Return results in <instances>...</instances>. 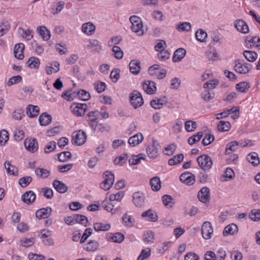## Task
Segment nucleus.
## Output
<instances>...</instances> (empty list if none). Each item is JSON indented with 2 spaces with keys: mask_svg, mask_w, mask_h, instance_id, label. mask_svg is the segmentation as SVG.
I'll return each instance as SVG.
<instances>
[{
  "mask_svg": "<svg viewBox=\"0 0 260 260\" xmlns=\"http://www.w3.org/2000/svg\"><path fill=\"white\" fill-rule=\"evenodd\" d=\"M129 21L132 24L131 29L133 31L139 36H143L144 30L142 29L143 24L141 19L136 15H133L130 17Z\"/></svg>",
  "mask_w": 260,
  "mask_h": 260,
  "instance_id": "nucleus-1",
  "label": "nucleus"
},
{
  "mask_svg": "<svg viewBox=\"0 0 260 260\" xmlns=\"http://www.w3.org/2000/svg\"><path fill=\"white\" fill-rule=\"evenodd\" d=\"M197 160L199 166L204 171L210 170L213 165L212 159L207 154L199 156Z\"/></svg>",
  "mask_w": 260,
  "mask_h": 260,
  "instance_id": "nucleus-2",
  "label": "nucleus"
},
{
  "mask_svg": "<svg viewBox=\"0 0 260 260\" xmlns=\"http://www.w3.org/2000/svg\"><path fill=\"white\" fill-rule=\"evenodd\" d=\"M152 145L147 146V156L151 159H155L158 155V150L160 148L159 143L154 139H152Z\"/></svg>",
  "mask_w": 260,
  "mask_h": 260,
  "instance_id": "nucleus-3",
  "label": "nucleus"
},
{
  "mask_svg": "<svg viewBox=\"0 0 260 260\" xmlns=\"http://www.w3.org/2000/svg\"><path fill=\"white\" fill-rule=\"evenodd\" d=\"M104 181L101 184L102 189L107 190L109 189L113 184L114 181V175L111 172L106 171L104 174Z\"/></svg>",
  "mask_w": 260,
  "mask_h": 260,
  "instance_id": "nucleus-4",
  "label": "nucleus"
},
{
  "mask_svg": "<svg viewBox=\"0 0 260 260\" xmlns=\"http://www.w3.org/2000/svg\"><path fill=\"white\" fill-rule=\"evenodd\" d=\"M86 140V135L84 131L79 130L73 133L72 142L73 144L81 146L85 143Z\"/></svg>",
  "mask_w": 260,
  "mask_h": 260,
  "instance_id": "nucleus-5",
  "label": "nucleus"
},
{
  "mask_svg": "<svg viewBox=\"0 0 260 260\" xmlns=\"http://www.w3.org/2000/svg\"><path fill=\"white\" fill-rule=\"evenodd\" d=\"M130 102L135 109L141 106L144 103L141 94L137 91H134L130 96Z\"/></svg>",
  "mask_w": 260,
  "mask_h": 260,
  "instance_id": "nucleus-6",
  "label": "nucleus"
},
{
  "mask_svg": "<svg viewBox=\"0 0 260 260\" xmlns=\"http://www.w3.org/2000/svg\"><path fill=\"white\" fill-rule=\"evenodd\" d=\"M235 64L234 67V70L241 74H245L250 71L248 64L245 63L243 60L237 59L235 60Z\"/></svg>",
  "mask_w": 260,
  "mask_h": 260,
  "instance_id": "nucleus-7",
  "label": "nucleus"
},
{
  "mask_svg": "<svg viewBox=\"0 0 260 260\" xmlns=\"http://www.w3.org/2000/svg\"><path fill=\"white\" fill-rule=\"evenodd\" d=\"M213 233V229L211 223L209 221H205L203 223L202 228V234L205 240L210 239Z\"/></svg>",
  "mask_w": 260,
  "mask_h": 260,
  "instance_id": "nucleus-8",
  "label": "nucleus"
},
{
  "mask_svg": "<svg viewBox=\"0 0 260 260\" xmlns=\"http://www.w3.org/2000/svg\"><path fill=\"white\" fill-rule=\"evenodd\" d=\"M87 107L85 104L74 103L71 106V109L75 115L82 116L84 115Z\"/></svg>",
  "mask_w": 260,
  "mask_h": 260,
  "instance_id": "nucleus-9",
  "label": "nucleus"
},
{
  "mask_svg": "<svg viewBox=\"0 0 260 260\" xmlns=\"http://www.w3.org/2000/svg\"><path fill=\"white\" fill-rule=\"evenodd\" d=\"M198 198L203 203H209L210 200V191L207 187H204L199 191Z\"/></svg>",
  "mask_w": 260,
  "mask_h": 260,
  "instance_id": "nucleus-10",
  "label": "nucleus"
},
{
  "mask_svg": "<svg viewBox=\"0 0 260 260\" xmlns=\"http://www.w3.org/2000/svg\"><path fill=\"white\" fill-rule=\"evenodd\" d=\"M24 145L25 149L32 153L36 152L38 149V144L36 139H26Z\"/></svg>",
  "mask_w": 260,
  "mask_h": 260,
  "instance_id": "nucleus-11",
  "label": "nucleus"
},
{
  "mask_svg": "<svg viewBox=\"0 0 260 260\" xmlns=\"http://www.w3.org/2000/svg\"><path fill=\"white\" fill-rule=\"evenodd\" d=\"M95 113L96 112L90 111L87 114L88 124L94 131H96L97 124L99 123L98 118Z\"/></svg>",
  "mask_w": 260,
  "mask_h": 260,
  "instance_id": "nucleus-12",
  "label": "nucleus"
},
{
  "mask_svg": "<svg viewBox=\"0 0 260 260\" xmlns=\"http://www.w3.org/2000/svg\"><path fill=\"white\" fill-rule=\"evenodd\" d=\"M180 181L187 185H192L195 182V176L191 173L185 172L180 176Z\"/></svg>",
  "mask_w": 260,
  "mask_h": 260,
  "instance_id": "nucleus-13",
  "label": "nucleus"
},
{
  "mask_svg": "<svg viewBox=\"0 0 260 260\" xmlns=\"http://www.w3.org/2000/svg\"><path fill=\"white\" fill-rule=\"evenodd\" d=\"M145 196L140 192H136L133 196V203L138 208L142 207L145 204Z\"/></svg>",
  "mask_w": 260,
  "mask_h": 260,
  "instance_id": "nucleus-14",
  "label": "nucleus"
},
{
  "mask_svg": "<svg viewBox=\"0 0 260 260\" xmlns=\"http://www.w3.org/2000/svg\"><path fill=\"white\" fill-rule=\"evenodd\" d=\"M235 26L237 30L242 34H246L249 31L247 23L242 19L237 20L235 23Z\"/></svg>",
  "mask_w": 260,
  "mask_h": 260,
  "instance_id": "nucleus-15",
  "label": "nucleus"
},
{
  "mask_svg": "<svg viewBox=\"0 0 260 260\" xmlns=\"http://www.w3.org/2000/svg\"><path fill=\"white\" fill-rule=\"evenodd\" d=\"M51 207L43 208L37 211L36 216L39 219L47 218L51 215Z\"/></svg>",
  "mask_w": 260,
  "mask_h": 260,
  "instance_id": "nucleus-16",
  "label": "nucleus"
},
{
  "mask_svg": "<svg viewBox=\"0 0 260 260\" xmlns=\"http://www.w3.org/2000/svg\"><path fill=\"white\" fill-rule=\"evenodd\" d=\"M24 45L23 43H18L15 45L14 48V54L15 57L19 59H22L24 58L23 50Z\"/></svg>",
  "mask_w": 260,
  "mask_h": 260,
  "instance_id": "nucleus-17",
  "label": "nucleus"
},
{
  "mask_svg": "<svg viewBox=\"0 0 260 260\" xmlns=\"http://www.w3.org/2000/svg\"><path fill=\"white\" fill-rule=\"evenodd\" d=\"M21 199L25 203L30 205L35 201L36 194L32 191H28L22 196Z\"/></svg>",
  "mask_w": 260,
  "mask_h": 260,
  "instance_id": "nucleus-18",
  "label": "nucleus"
},
{
  "mask_svg": "<svg viewBox=\"0 0 260 260\" xmlns=\"http://www.w3.org/2000/svg\"><path fill=\"white\" fill-rule=\"evenodd\" d=\"M186 50L182 48L177 49L174 53L173 56V62H179L186 55Z\"/></svg>",
  "mask_w": 260,
  "mask_h": 260,
  "instance_id": "nucleus-19",
  "label": "nucleus"
},
{
  "mask_svg": "<svg viewBox=\"0 0 260 260\" xmlns=\"http://www.w3.org/2000/svg\"><path fill=\"white\" fill-rule=\"evenodd\" d=\"M143 139L142 134L139 133L130 137L128 139V143L131 147H135L141 143Z\"/></svg>",
  "mask_w": 260,
  "mask_h": 260,
  "instance_id": "nucleus-20",
  "label": "nucleus"
},
{
  "mask_svg": "<svg viewBox=\"0 0 260 260\" xmlns=\"http://www.w3.org/2000/svg\"><path fill=\"white\" fill-rule=\"evenodd\" d=\"M238 228L237 225L234 223L230 224L225 227L223 232L224 236H226L228 235H233L238 233Z\"/></svg>",
  "mask_w": 260,
  "mask_h": 260,
  "instance_id": "nucleus-21",
  "label": "nucleus"
},
{
  "mask_svg": "<svg viewBox=\"0 0 260 260\" xmlns=\"http://www.w3.org/2000/svg\"><path fill=\"white\" fill-rule=\"evenodd\" d=\"M95 30V26L91 22H88L87 23H84L82 26V31L88 35H92Z\"/></svg>",
  "mask_w": 260,
  "mask_h": 260,
  "instance_id": "nucleus-22",
  "label": "nucleus"
},
{
  "mask_svg": "<svg viewBox=\"0 0 260 260\" xmlns=\"http://www.w3.org/2000/svg\"><path fill=\"white\" fill-rule=\"evenodd\" d=\"M53 185L55 189L59 193H63L68 190V186L64 183L58 180H54Z\"/></svg>",
  "mask_w": 260,
  "mask_h": 260,
  "instance_id": "nucleus-23",
  "label": "nucleus"
},
{
  "mask_svg": "<svg viewBox=\"0 0 260 260\" xmlns=\"http://www.w3.org/2000/svg\"><path fill=\"white\" fill-rule=\"evenodd\" d=\"M39 35L45 41H48L51 37L50 31L45 26H41L37 28Z\"/></svg>",
  "mask_w": 260,
  "mask_h": 260,
  "instance_id": "nucleus-24",
  "label": "nucleus"
},
{
  "mask_svg": "<svg viewBox=\"0 0 260 260\" xmlns=\"http://www.w3.org/2000/svg\"><path fill=\"white\" fill-rule=\"evenodd\" d=\"M39 110L38 106L29 105L26 108V114L29 117L34 118L38 116Z\"/></svg>",
  "mask_w": 260,
  "mask_h": 260,
  "instance_id": "nucleus-25",
  "label": "nucleus"
},
{
  "mask_svg": "<svg viewBox=\"0 0 260 260\" xmlns=\"http://www.w3.org/2000/svg\"><path fill=\"white\" fill-rule=\"evenodd\" d=\"M145 154L141 153L138 155H133L128 161L130 165H136L140 164L141 160H145Z\"/></svg>",
  "mask_w": 260,
  "mask_h": 260,
  "instance_id": "nucleus-26",
  "label": "nucleus"
},
{
  "mask_svg": "<svg viewBox=\"0 0 260 260\" xmlns=\"http://www.w3.org/2000/svg\"><path fill=\"white\" fill-rule=\"evenodd\" d=\"M130 72L133 74H138L140 71V62L137 60H132L129 64Z\"/></svg>",
  "mask_w": 260,
  "mask_h": 260,
  "instance_id": "nucleus-27",
  "label": "nucleus"
},
{
  "mask_svg": "<svg viewBox=\"0 0 260 260\" xmlns=\"http://www.w3.org/2000/svg\"><path fill=\"white\" fill-rule=\"evenodd\" d=\"M39 121L41 125H48L52 121V116L46 113H42L39 117Z\"/></svg>",
  "mask_w": 260,
  "mask_h": 260,
  "instance_id": "nucleus-28",
  "label": "nucleus"
},
{
  "mask_svg": "<svg viewBox=\"0 0 260 260\" xmlns=\"http://www.w3.org/2000/svg\"><path fill=\"white\" fill-rule=\"evenodd\" d=\"M247 160L253 166H257L259 164V159L257 153L251 152L247 156Z\"/></svg>",
  "mask_w": 260,
  "mask_h": 260,
  "instance_id": "nucleus-29",
  "label": "nucleus"
},
{
  "mask_svg": "<svg viewBox=\"0 0 260 260\" xmlns=\"http://www.w3.org/2000/svg\"><path fill=\"white\" fill-rule=\"evenodd\" d=\"M151 188L153 191H158L161 187V181L158 177H154L150 181Z\"/></svg>",
  "mask_w": 260,
  "mask_h": 260,
  "instance_id": "nucleus-30",
  "label": "nucleus"
},
{
  "mask_svg": "<svg viewBox=\"0 0 260 260\" xmlns=\"http://www.w3.org/2000/svg\"><path fill=\"white\" fill-rule=\"evenodd\" d=\"M102 205L104 209L108 212H111L112 214L115 212L116 208H114V205L109 200L106 199L102 203Z\"/></svg>",
  "mask_w": 260,
  "mask_h": 260,
  "instance_id": "nucleus-31",
  "label": "nucleus"
},
{
  "mask_svg": "<svg viewBox=\"0 0 260 260\" xmlns=\"http://www.w3.org/2000/svg\"><path fill=\"white\" fill-rule=\"evenodd\" d=\"M7 172L9 175L16 176L18 174V169L14 166L12 165L10 161H6L4 164Z\"/></svg>",
  "mask_w": 260,
  "mask_h": 260,
  "instance_id": "nucleus-32",
  "label": "nucleus"
},
{
  "mask_svg": "<svg viewBox=\"0 0 260 260\" xmlns=\"http://www.w3.org/2000/svg\"><path fill=\"white\" fill-rule=\"evenodd\" d=\"M245 58L249 62H254L257 58V54L254 51L245 50L243 53Z\"/></svg>",
  "mask_w": 260,
  "mask_h": 260,
  "instance_id": "nucleus-33",
  "label": "nucleus"
},
{
  "mask_svg": "<svg viewBox=\"0 0 260 260\" xmlns=\"http://www.w3.org/2000/svg\"><path fill=\"white\" fill-rule=\"evenodd\" d=\"M165 99H157L152 100L150 102L151 107L154 109H160L164 104L167 103L164 101Z\"/></svg>",
  "mask_w": 260,
  "mask_h": 260,
  "instance_id": "nucleus-34",
  "label": "nucleus"
},
{
  "mask_svg": "<svg viewBox=\"0 0 260 260\" xmlns=\"http://www.w3.org/2000/svg\"><path fill=\"white\" fill-rule=\"evenodd\" d=\"M231 126L230 122L220 121L217 125V129L221 132H228L230 129Z\"/></svg>",
  "mask_w": 260,
  "mask_h": 260,
  "instance_id": "nucleus-35",
  "label": "nucleus"
},
{
  "mask_svg": "<svg viewBox=\"0 0 260 260\" xmlns=\"http://www.w3.org/2000/svg\"><path fill=\"white\" fill-rule=\"evenodd\" d=\"M196 37L197 40L200 42H205L207 38V34L204 30L199 29L196 31Z\"/></svg>",
  "mask_w": 260,
  "mask_h": 260,
  "instance_id": "nucleus-36",
  "label": "nucleus"
},
{
  "mask_svg": "<svg viewBox=\"0 0 260 260\" xmlns=\"http://www.w3.org/2000/svg\"><path fill=\"white\" fill-rule=\"evenodd\" d=\"M184 158L183 154L180 153L176 155L173 158L169 159L168 164L170 166L176 165L182 162Z\"/></svg>",
  "mask_w": 260,
  "mask_h": 260,
  "instance_id": "nucleus-37",
  "label": "nucleus"
},
{
  "mask_svg": "<svg viewBox=\"0 0 260 260\" xmlns=\"http://www.w3.org/2000/svg\"><path fill=\"white\" fill-rule=\"evenodd\" d=\"M246 41L247 42V44H248L249 43L252 44V45L250 44V48L255 47L260 50V38L258 37H253L249 40H248L247 38Z\"/></svg>",
  "mask_w": 260,
  "mask_h": 260,
  "instance_id": "nucleus-38",
  "label": "nucleus"
},
{
  "mask_svg": "<svg viewBox=\"0 0 260 260\" xmlns=\"http://www.w3.org/2000/svg\"><path fill=\"white\" fill-rule=\"evenodd\" d=\"M26 63L27 66L30 68L37 69L39 67L40 60L37 57H31L29 58Z\"/></svg>",
  "mask_w": 260,
  "mask_h": 260,
  "instance_id": "nucleus-39",
  "label": "nucleus"
},
{
  "mask_svg": "<svg viewBox=\"0 0 260 260\" xmlns=\"http://www.w3.org/2000/svg\"><path fill=\"white\" fill-rule=\"evenodd\" d=\"M238 144L239 143L237 141H233L228 144L225 150V154L229 155L232 152L236 151Z\"/></svg>",
  "mask_w": 260,
  "mask_h": 260,
  "instance_id": "nucleus-40",
  "label": "nucleus"
},
{
  "mask_svg": "<svg viewBox=\"0 0 260 260\" xmlns=\"http://www.w3.org/2000/svg\"><path fill=\"white\" fill-rule=\"evenodd\" d=\"M235 177V172L233 170L230 168H228L225 172L223 178H225L224 179L222 180V181H227L230 180H232Z\"/></svg>",
  "mask_w": 260,
  "mask_h": 260,
  "instance_id": "nucleus-41",
  "label": "nucleus"
},
{
  "mask_svg": "<svg viewBox=\"0 0 260 260\" xmlns=\"http://www.w3.org/2000/svg\"><path fill=\"white\" fill-rule=\"evenodd\" d=\"M201 97L205 101L209 102L214 99L215 93L213 91L206 90L202 93Z\"/></svg>",
  "mask_w": 260,
  "mask_h": 260,
  "instance_id": "nucleus-42",
  "label": "nucleus"
},
{
  "mask_svg": "<svg viewBox=\"0 0 260 260\" xmlns=\"http://www.w3.org/2000/svg\"><path fill=\"white\" fill-rule=\"evenodd\" d=\"M122 221L124 224L128 227H132L134 225V219L132 216L125 213L122 217Z\"/></svg>",
  "mask_w": 260,
  "mask_h": 260,
  "instance_id": "nucleus-43",
  "label": "nucleus"
},
{
  "mask_svg": "<svg viewBox=\"0 0 260 260\" xmlns=\"http://www.w3.org/2000/svg\"><path fill=\"white\" fill-rule=\"evenodd\" d=\"M74 218L75 219V222L79 223L84 226H86L88 223V219L87 217L82 215L75 214L74 215Z\"/></svg>",
  "mask_w": 260,
  "mask_h": 260,
  "instance_id": "nucleus-44",
  "label": "nucleus"
},
{
  "mask_svg": "<svg viewBox=\"0 0 260 260\" xmlns=\"http://www.w3.org/2000/svg\"><path fill=\"white\" fill-rule=\"evenodd\" d=\"M109 224H104L101 222L96 223L94 224V229L96 231H107L110 229Z\"/></svg>",
  "mask_w": 260,
  "mask_h": 260,
  "instance_id": "nucleus-45",
  "label": "nucleus"
},
{
  "mask_svg": "<svg viewBox=\"0 0 260 260\" xmlns=\"http://www.w3.org/2000/svg\"><path fill=\"white\" fill-rule=\"evenodd\" d=\"M185 127L188 132H193L197 127V122L192 120H187L185 123Z\"/></svg>",
  "mask_w": 260,
  "mask_h": 260,
  "instance_id": "nucleus-46",
  "label": "nucleus"
},
{
  "mask_svg": "<svg viewBox=\"0 0 260 260\" xmlns=\"http://www.w3.org/2000/svg\"><path fill=\"white\" fill-rule=\"evenodd\" d=\"M58 160L61 162H66L72 157V153L70 151H63L59 153Z\"/></svg>",
  "mask_w": 260,
  "mask_h": 260,
  "instance_id": "nucleus-47",
  "label": "nucleus"
},
{
  "mask_svg": "<svg viewBox=\"0 0 260 260\" xmlns=\"http://www.w3.org/2000/svg\"><path fill=\"white\" fill-rule=\"evenodd\" d=\"M36 174L42 178H47L50 175V171L43 168H37L35 170Z\"/></svg>",
  "mask_w": 260,
  "mask_h": 260,
  "instance_id": "nucleus-48",
  "label": "nucleus"
},
{
  "mask_svg": "<svg viewBox=\"0 0 260 260\" xmlns=\"http://www.w3.org/2000/svg\"><path fill=\"white\" fill-rule=\"evenodd\" d=\"M176 148V145L174 143H172L165 148L163 152L165 155L169 156L172 155L175 153Z\"/></svg>",
  "mask_w": 260,
  "mask_h": 260,
  "instance_id": "nucleus-49",
  "label": "nucleus"
},
{
  "mask_svg": "<svg viewBox=\"0 0 260 260\" xmlns=\"http://www.w3.org/2000/svg\"><path fill=\"white\" fill-rule=\"evenodd\" d=\"M162 202L164 205L167 208H171L174 205V202L172 201L173 199L170 195L165 194L162 197Z\"/></svg>",
  "mask_w": 260,
  "mask_h": 260,
  "instance_id": "nucleus-50",
  "label": "nucleus"
},
{
  "mask_svg": "<svg viewBox=\"0 0 260 260\" xmlns=\"http://www.w3.org/2000/svg\"><path fill=\"white\" fill-rule=\"evenodd\" d=\"M98 242L95 240H91L86 244L85 249L88 251H94L98 249Z\"/></svg>",
  "mask_w": 260,
  "mask_h": 260,
  "instance_id": "nucleus-51",
  "label": "nucleus"
},
{
  "mask_svg": "<svg viewBox=\"0 0 260 260\" xmlns=\"http://www.w3.org/2000/svg\"><path fill=\"white\" fill-rule=\"evenodd\" d=\"M170 54L169 52L165 49H162L157 54L158 59L161 61H166L169 59Z\"/></svg>",
  "mask_w": 260,
  "mask_h": 260,
  "instance_id": "nucleus-52",
  "label": "nucleus"
},
{
  "mask_svg": "<svg viewBox=\"0 0 260 260\" xmlns=\"http://www.w3.org/2000/svg\"><path fill=\"white\" fill-rule=\"evenodd\" d=\"M88 48H93L94 50L98 51L101 48V45L99 41L96 40H91L89 42V44L87 45Z\"/></svg>",
  "mask_w": 260,
  "mask_h": 260,
  "instance_id": "nucleus-53",
  "label": "nucleus"
},
{
  "mask_svg": "<svg viewBox=\"0 0 260 260\" xmlns=\"http://www.w3.org/2000/svg\"><path fill=\"white\" fill-rule=\"evenodd\" d=\"M158 215L155 211L152 209L147 210V218L150 221L156 222L158 220Z\"/></svg>",
  "mask_w": 260,
  "mask_h": 260,
  "instance_id": "nucleus-54",
  "label": "nucleus"
},
{
  "mask_svg": "<svg viewBox=\"0 0 260 260\" xmlns=\"http://www.w3.org/2000/svg\"><path fill=\"white\" fill-rule=\"evenodd\" d=\"M9 139V134L7 131L3 129L0 132V144L4 145Z\"/></svg>",
  "mask_w": 260,
  "mask_h": 260,
  "instance_id": "nucleus-55",
  "label": "nucleus"
},
{
  "mask_svg": "<svg viewBox=\"0 0 260 260\" xmlns=\"http://www.w3.org/2000/svg\"><path fill=\"white\" fill-rule=\"evenodd\" d=\"M191 24L189 22H185L179 24L177 29L180 31H189L191 29Z\"/></svg>",
  "mask_w": 260,
  "mask_h": 260,
  "instance_id": "nucleus-56",
  "label": "nucleus"
},
{
  "mask_svg": "<svg viewBox=\"0 0 260 260\" xmlns=\"http://www.w3.org/2000/svg\"><path fill=\"white\" fill-rule=\"evenodd\" d=\"M148 83L149 84H147V94H154L157 90L156 83L151 81H149Z\"/></svg>",
  "mask_w": 260,
  "mask_h": 260,
  "instance_id": "nucleus-57",
  "label": "nucleus"
},
{
  "mask_svg": "<svg viewBox=\"0 0 260 260\" xmlns=\"http://www.w3.org/2000/svg\"><path fill=\"white\" fill-rule=\"evenodd\" d=\"M249 88L248 84L245 82H240L236 85L237 90L241 92H246Z\"/></svg>",
  "mask_w": 260,
  "mask_h": 260,
  "instance_id": "nucleus-58",
  "label": "nucleus"
},
{
  "mask_svg": "<svg viewBox=\"0 0 260 260\" xmlns=\"http://www.w3.org/2000/svg\"><path fill=\"white\" fill-rule=\"evenodd\" d=\"M54 67H47L46 68V73L48 75H51L53 72L57 73L59 71V63L58 62H55L53 64Z\"/></svg>",
  "mask_w": 260,
  "mask_h": 260,
  "instance_id": "nucleus-59",
  "label": "nucleus"
},
{
  "mask_svg": "<svg viewBox=\"0 0 260 260\" xmlns=\"http://www.w3.org/2000/svg\"><path fill=\"white\" fill-rule=\"evenodd\" d=\"M31 181L32 178L31 177H24L19 180V184L21 187H25L27 186Z\"/></svg>",
  "mask_w": 260,
  "mask_h": 260,
  "instance_id": "nucleus-60",
  "label": "nucleus"
},
{
  "mask_svg": "<svg viewBox=\"0 0 260 260\" xmlns=\"http://www.w3.org/2000/svg\"><path fill=\"white\" fill-rule=\"evenodd\" d=\"M120 69L116 68L113 70L110 74V78L113 82H116L120 77Z\"/></svg>",
  "mask_w": 260,
  "mask_h": 260,
  "instance_id": "nucleus-61",
  "label": "nucleus"
},
{
  "mask_svg": "<svg viewBox=\"0 0 260 260\" xmlns=\"http://www.w3.org/2000/svg\"><path fill=\"white\" fill-rule=\"evenodd\" d=\"M79 98L84 101H88L90 98V94L85 90L81 89L78 92Z\"/></svg>",
  "mask_w": 260,
  "mask_h": 260,
  "instance_id": "nucleus-62",
  "label": "nucleus"
},
{
  "mask_svg": "<svg viewBox=\"0 0 260 260\" xmlns=\"http://www.w3.org/2000/svg\"><path fill=\"white\" fill-rule=\"evenodd\" d=\"M10 26L8 22H2L0 24V37L5 34L9 29Z\"/></svg>",
  "mask_w": 260,
  "mask_h": 260,
  "instance_id": "nucleus-63",
  "label": "nucleus"
},
{
  "mask_svg": "<svg viewBox=\"0 0 260 260\" xmlns=\"http://www.w3.org/2000/svg\"><path fill=\"white\" fill-rule=\"evenodd\" d=\"M249 217L253 221H259L260 220V210H253L251 211Z\"/></svg>",
  "mask_w": 260,
  "mask_h": 260,
  "instance_id": "nucleus-64",
  "label": "nucleus"
}]
</instances>
